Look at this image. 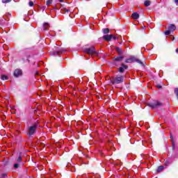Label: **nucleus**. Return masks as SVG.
<instances>
[{
	"instance_id": "nucleus-1",
	"label": "nucleus",
	"mask_w": 178,
	"mask_h": 178,
	"mask_svg": "<svg viewBox=\"0 0 178 178\" xmlns=\"http://www.w3.org/2000/svg\"><path fill=\"white\" fill-rule=\"evenodd\" d=\"M123 80H124V76H118L112 78L111 79V82L112 83V84H120L121 83H123Z\"/></svg>"
},
{
	"instance_id": "nucleus-2",
	"label": "nucleus",
	"mask_w": 178,
	"mask_h": 178,
	"mask_svg": "<svg viewBox=\"0 0 178 178\" xmlns=\"http://www.w3.org/2000/svg\"><path fill=\"white\" fill-rule=\"evenodd\" d=\"M38 125L37 124H33L31 126L28 127V135L29 136H33L35 134V131L37 130V127Z\"/></svg>"
},
{
	"instance_id": "nucleus-3",
	"label": "nucleus",
	"mask_w": 178,
	"mask_h": 178,
	"mask_svg": "<svg viewBox=\"0 0 178 178\" xmlns=\"http://www.w3.org/2000/svg\"><path fill=\"white\" fill-rule=\"evenodd\" d=\"M163 104L159 101H155L153 103H151L149 104V106L152 108V109H155V108H159V106H163Z\"/></svg>"
},
{
	"instance_id": "nucleus-4",
	"label": "nucleus",
	"mask_w": 178,
	"mask_h": 178,
	"mask_svg": "<svg viewBox=\"0 0 178 178\" xmlns=\"http://www.w3.org/2000/svg\"><path fill=\"white\" fill-rule=\"evenodd\" d=\"M85 52L89 55H97V50L95 47L86 48L85 49Z\"/></svg>"
},
{
	"instance_id": "nucleus-5",
	"label": "nucleus",
	"mask_w": 178,
	"mask_h": 178,
	"mask_svg": "<svg viewBox=\"0 0 178 178\" xmlns=\"http://www.w3.org/2000/svg\"><path fill=\"white\" fill-rule=\"evenodd\" d=\"M103 38L106 40V41H111V40H112V38L113 40H118L119 39V38H116V36L113 35H106L103 36Z\"/></svg>"
},
{
	"instance_id": "nucleus-6",
	"label": "nucleus",
	"mask_w": 178,
	"mask_h": 178,
	"mask_svg": "<svg viewBox=\"0 0 178 178\" xmlns=\"http://www.w3.org/2000/svg\"><path fill=\"white\" fill-rule=\"evenodd\" d=\"M127 67V65L122 63L121 65V67L118 69V72H120V73H123V72H124V70H126Z\"/></svg>"
},
{
	"instance_id": "nucleus-7",
	"label": "nucleus",
	"mask_w": 178,
	"mask_h": 178,
	"mask_svg": "<svg viewBox=\"0 0 178 178\" xmlns=\"http://www.w3.org/2000/svg\"><path fill=\"white\" fill-rule=\"evenodd\" d=\"M124 57L123 56H114L113 58V60H115L116 62H122L123 60Z\"/></svg>"
},
{
	"instance_id": "nucleus-8",
	"label": "nucleus",
	"mask_w": 178,
	"mask_h": 178,
	"mask_svg": "<svg viewBox=\"0 0 178 178\" xmlns=\"http://www.w3.org/2000/svg\"><path fill=\"white\" fill-rule=\"evenodd\" d=\"M14 76L15 77H19V76H22V70H15L14 72Z\"/></svg>"
},
{
	"instance_id": "nucleus-9",
	"label": "nucleus",
	"mask_w": 178,
	"mask_h": 178,
	"mask_svg": "<svg viewBox=\"0 0 178 178\" xmlns=\"http://www.w3.org/2000/svg\"><path fill=\"white\" fill-rule=\"evenodd\" d=\"M133 62H136V58H127L125 60V63H133Z\"/></svg>"
},
{
	"instance_id": "nucleus-10",
	"label": "nucleus",
	"mask_w": 178,
	"mask_h": 178,
	"mask_svg": "<svg viewBox=\"0 0 178 178\" xmlns=\"http://www.w3.org/2000/svg\"><path fill=\"white\" fill-rule=\"evenodd\" d=\"M131 17L134 20H137V19L140 18V15L137 13H134Z\"/></svg>"
},
{
	"instance_id": "nucleus-11",
	"label": "nucleus",
	"mask_w": 178,
	"mask_h": 178,
	"mask_svg": "<svg viewBox=\"0 0 178 178\" xmlns=\"http://www.w3.org/2000/svg\"><path fill=\"white\" fill-rule=\"evenodd\" d=\"M43 30H44V31H48V30H49V24L44 23L43 24Z\"/></svg>"
},
{
	"instance_id": "nucleus-12",
	"label": "nucleus",
	"mask_w": 178,
	"mask_h": 178,
	"mask_svg": "<svg viewBox=\"0 0 178 178\" xmlns=\"http://www.w3.org/2000/svg\"><path fill=\"white\" fill-rule=\"evenodd\" d=\"M168 30L170 31H175V30H176V26H175V24H170L168 27Z\"/></svg>"
},
{
	"instance_id": "nucleus-13",
	"label": "nucleus",
	"mask_w": 178,
	"mask_h": 178,
	"mask_svg": "<svg viewBox=\"0 0 178 178\" xmlns=\"http://www.w3.org/2000/svg\"><path fill=\"white\" fill-rule=\"evenodd\" d=\"M163 169H164L163 166H162V165L159 166L157 168V172L159 173V172H162V170H163Z\"/></svg>"
},
{
	"instance_id": "nucleus-14",
	"label": "nucleus",
	"mask_w": 178,
	"mask_h": 178,
	"mask_svg": "<svg viewBox=\"0 0 178 178\" xmlns=\"http://www.w3.org/2000/svg\"><path fill=\"white\" fill-rule=\"evenodd\" d=\"M144 5L145 6H146V8H147V6H149V5H151V1L147 0L144 2Z\"/></svg>"
},
{
	"instance_id": "nucleus-15",
	"label": "nucleus",
	"mask_w": 178,
	"mask_h": 178,
	"mask_svg": "<svg viewBox=\"0 0 178 178\" xmlns=\"http://www.w3.org/2000/svg\"><path fill=\"white\" fill-rule=\"evenodd\" d=\"M115 50H116V51L118 52V54H119V55H120V54L122 53V49H120V48H119V47H116V48H115Z\"/></svg>"
},
{
	"instance_id": "nucleus-16",
	"label": "nucleus",
	"mask_w": 178,
	"mask_h": 178,
	"mask_svg": "<svg viewBox=\"0 0 178 178\" xmlns=\"http://www.w3.org/2000/svg\"><path fill=\"white\" fill-rule=\"evenodd\" d=\"M46 4H47V6H49L50 5L52 4V0H47L46 1Z\"/></svg>"
},
{
	"instance_id": "nucleus-17",
	"label": "nucleus",
	"mask_w": 178,
	"mask_h": 178,
	"mask_svg": "<svg viewBox=\"0 0 178 178\" xmlns=\"http://www.w3.org/2000/svg\"><path fill=\"white\" fill-rule=\"evenodd\" d=\"M104 34H108L109 33V29H103Z\"/></svg>"
},
{
	"instance_id": "nucleus-18",
	"label": "nucleus",
	"mask_w": 178,
	"mask_h": 178,
	"mask_svg": "<svg viewBox=\"0 0 178 178\" xmlns=\"http://www.w3.org/2000/svg\"><path fill=\"white\" fill-rule=\"evenodd\" d=\"M1 80H8V76L2 75L1 76Z\"/></svg>"
},
{
	"instance_id": "nucleus-19",
	"label": "nucleus",
	"mask_w": 178,
	"mask_h": 178,
	"mask_svg": "<svg viewBox=\"0 0 178 178\" xmlns=\"http://www.w3.org/2000/svg\"><path fill=\"white\" fill-rule=\"evenodd\" d=\"M135 62H137L140 65H143V62L140 60H139V59H136L135 58Z\"/></svg>"
},
{
	"instance_id": "nucleus-20",
	"label": "nucleus",
	"mask_w": 178,
	"mask_h": 178,
	"mask_svg": "<svg viewBox=\"0 0 178 178\" xmlns=\"http://www.w3.org/2000/svg\"><path fill=\"white\" fill-rule=\"evenodd\" d=\"M12 0H2L3 3H9Z\"/></svg>"
},
{
	"instance_id": "nucleus-21",
	"label": "nucleus",
	"mask_w": 178,
	"mask_h": 178,
	"mask_svg": "<svg viewBox=\"0 0 178 178\" xmlns=\"http://www.w3.org/2000/svg\"><path fill=\"white\" fill-rule=\"evenodd\" d=\"M170 138H171V142H172V147H173V148H175V141L173 140V137L170 136Z\"/></svg>"
},
{
	"instance_id": "nucleus-22",
	"label": "nucleus",
	"mask_w": 178,
	"mask_h": 178,
	"mask_svg": "<svg viewBox=\"0 0 178 178\" xmlns=\"http://www.w3.org/2000/svg\"><path fill=\"white\" fill-rule=\"evenodd\" d=\"M170 34V30L165 31V35H169Z\"/></svg>"
},
{
	"instance_id": "nucleus-23",
	"label": "nucleus",
	"mask_w": 178,
	"mask_h": 178,
	"mask_svg": "<svg viewBox=\"0 0 178 178\" xmlns=\"http://www.w3.org/2000/svg\"><path fill=\"white\" fill-rule=\"evenodd\" d=\"M6 176H8V175L6 173H3L1 175V178H6Z\"/></svg>"
},
{
	"instance_id": "nucleus-24",
	"label": "nucleus",
	"mask_w": 178,
	"mask_h": 178,
	"mask_svg": "<svg viewBox=\"0 0 178 178\" xmlns=\"http://www.w3.org/2000/svg\"><path fill=\"white\" fill-rule=\"evenodd\" d=\"M29 6H34V3L33 1H29Z\"/></svg>"
},
{
	"instance_id": "nucleus-25",
	"label": "nucleus",
	"mask_w": 178,
	"mask_h": 178,
	"mask_svg": "<svg viewBox=\"0 0 178 178\" xmlns=\"http://www.w3.org/2000/svg\"><path fill=\"white\" fill-rule=\"evenodd\" d=\"M55 54L58 55V54H63V51L60 50L59 51H56Z\"/></svg>"
},
{
	"instance_id": "nucleus-26",
	"label": "nucleus",
	"mask_w": 178,
	"mask_h": 178,
	"mask_svg": "<svg viewBox=\"0 0 178 178\" xmlns=\"http://www.w3.org/2000/svg\"><path fill=\"white\" fill-rule=\"evenodd\" d=\"M17 162H22V156H19L17 159Z\"/></svg>"
},
{
	"instance_id": "nucleus-27",
	"label": "nucleus",
	"mask_w": 178,
	"mask_h": 178,
	"mask_svg": "<svg viewBox=\"0 0 178 178\" xmlns=\"http://www.w3.org/2000/svg\"><path fill=\"white\" fill-rule=\"evenodd\" d=\"M14 168H15V169H17V168H19V164L15 163V164L14 165Z\"/></svg>"
},
{
	"instance_id": "nucleus-28",
	"label": "nucleus",
	"mask_w": 178,
	"mask_h": 178,
	"mask_svg": "<svg viewBox=\"0 0 178 178\" xmlns=\"http://www.w3.org/2000/svg\"><path fill=\"white\" fill-rule=\"evenodd\" d=\"M64 12L69 13V12H70V10L67 9V8H65V9H64Z\"/></svg>"
},
{
	"instance_id": "nucleus-29",
	"label": "nucleus",
	"mask_w": 178,
	"mask_h": 178,
	"mask_svg": "<svg viewBox=\"0 0 178 178\" xmlns=\"http://www.w3.org/2000/svg\"><path fill=\"white\" fill-rule=\"evenodd\" d=\"M175 3L178 4V0H175Z\"/></svg>"
},
{
	"instance_id": "nucleus-30",
	"label": "nucleus",
	"mask_w": 178,
	"mask_h": 178,
	"mask_svg": "<svg viewBox=\"0 0 178 178\" xmlns=\"http://www.w3.org/2000/svg\"><path fill=\"white\" fill-rule=\"evenodd\" d=\"M158 88H162V86H158Z\"/></svg>"
},
{
	"instance_id": "nucleus-31",
	"label": "nucleus",
	"mask_w": 178,
	"mask_h": 178,
	"mask_svg": "<svg viewBox=\"0 0 178 178\" xmlns=\"http://www.w3.org/2000/svg\"><path fill=\"white\" fill-rule=\"evenodd\" d=\"M60 2H63V0H59Z\"/></svg>"
},
{
	"instance_id": "nucleus-32",
	"label": "nucleus",
	"mask_w": 178,
	"mask_h": 178,
	"mask_svg": "<svg viewBox=\"0 0 178 178\" xmlns=\"http://www.w3.org/2000/svg\"><path fill=\"white\" fill-rule=\"evenodd\" d=\"M176 52H178V49H176Z\"/></svg>"
}]
</instances>
